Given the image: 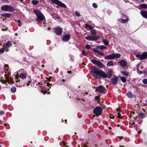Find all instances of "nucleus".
I'll return each mask as SVG.
<instances>
[{
	"instance_id": "39",
	"label": "nucleus",
	"mask_w": 147,
	"mask_h": 147,
	"mask_svg": "<svg viewBox=\"0 0 147 147\" xmlns=\"http://www.w3.org/2000/svg\"><path fill=\"white\" fill-rule=\"evenodd\" d=\"M92 6L94 8H97V5H96V4L95 3H93Z\"/></svg>"
},
{
	"instance_id": "11",
	"label": "nucleus",
	"mask_w": 147,
	"mask_h": 147,
	"mask_svg": "<svg viewBox=\"0 0 147 147\" xmlns=\"http://www.w3.org/2000/svg\"><path fill=\"white\" fill-rule=\"evenodd\" d=\"M120 65L122 67L125 66L127 64V62L124 60H121L119 62Z\"/></svg>"
},
{
	"instance_id": "47",
	"label": "nucleus",
	"mask_w": 147,
	"mask_h": 147,
	"mask_svg": "<svg viewBox=\"0 0 147 147\" xmlns=\"http://www.w3.org/2000/svg\"><path fill=\"white\" fill-rule=\"evenodd\" d=\"M137 70L138 71V73L139 74H141V73H142V72L139 70L138 67L137 68Z\"/></svg>"
},
{
	"instance_id": "2",
	"label": "nucleus",
	"mask_w": 147,
	"mask_h": 147,
	"mask_svg": "<svg viewBox=\"0 0 147 147\" xmlns=\"http://www.w3.org/2000/svg\"><path fill=\"white\" fill-rule=\"evenodd\" d=\"M34 13L36 15L37 18L36 20L39 23L43 22L45 24L46 22V20L44 15L39 10H34Z\"/></svg>"
},
{
	"instance_id": "23",
	"label": "nucleus",
	"mask_w": 147,
	"mask_h": 147,
	"mask_svg": "<svg viewBox=\"0 0 147 147\" xmlns=\"http://www.w3.org/2000/svg\"><path fill=\"white\" fill-rule=\"evenodd\" d=\"M127 96L129 98H131L133 97V95L132 93L130 92H129L126 94Z\"/></svg>"
},
{
	"instance_id": "28",
	"label": "nucleus",
	"mask_w": 147,
	"mask_h": 147,
	"mask_svg": "<svg viewBox=\"0 0 147 147\" xmlns=\"http://www.w3.org/2000/svg\"><path fill=\"white\" fill-rule=\"evenodd\" d=\"M145 114H144L142 112H141L140 114H139V117L140 118H144L145 117Z\"/></svg>"
},
{
	"instance_id": "27",
	"label": "nucleus",
	"mask_w": 147,
	"mask_h": 147,
	"mask_svg": "<svg viewBox=\"0 0 147 147\" xmlns=\"http://www.w3.org/2000/svg\"><path fill=\"white\" fill-rule=\"evenodd\" d=\"M121 73L124 76H129L128 73L126 71H121Z\"/></svg>"
},
{
	"instance_id": "53",
	"label": "nucleus",
	"mask_w": 147,
	"mask_h": 147,
	"mask_svg": "<svg viewBox=\"0 0 147 147\" xmlns=\"http://www.w3.org/2000/svg\"><path fill=\"white\" fill-rule=\"evenodd\" d=\"M122 16H123V17H125L126 16V15H125L123 14H122Z\"/></svg>"
},
{
	"instance_id": "36",
	"label": "nucleus",
	"mask_w": 147,
	"mask_h": 147,
	"mask_svg": "<svg viewBox=\"0 0 147 147\" xmlns=\"http://www.w3.org/2000/svg\"><path fill=\"white\" fill-rule=\"evenodd\" d=\"M95 99L98 103L100 102V99L98 96H95Z\"/></svg>"
},
{
	"instance_id": "40",
	"label": "nucleus",
	"mask_w": 147,
	"mask_h": 147,
	"mask_svg": "<svg viewBox=\"0 0 147 147\" xmlns=\"http://www.w3.org/2000/svg\"><path fill=\"white\" fill-rule=\"evenodd\" d=\"M86 48L88 49H89L91 48V47L89 45H86L85 46Z\"/></svg>"
},
{
	"instance_id": "46",
	"label": "nucleus",
	"mask_w": 147,
	"mask_h": 147,
	"mask_svg": "<svg viewBox=\"0 0 147 147\" xmlns=\"http://www.w3.org/2000/svg\"><path fill=\"white\" fill-rule=\"evenodd\" d=\"M90 25H88V24H85V27L86 28H89V26Z\"/></svg>"
},
{
	"instance_id": "51",
	"label": "nucleus",
	"mask_w": 147,
	"mask_h": 147,
	"mask_svg": "<svg viewBox=\"0 0 147 147\" xmlns=\"http://www.w3.org/2000/svg\"><path fill=\"white\" fill-rule=\"evenodd\" d=\"M46 84H47V85H46L47 86H49L50 85V84L49 83H46Z\"/></svg>"
},
{
	"instance_id": "57",
	"label": "nucleus",
	"mask_w": 147,
	"mask_h": 147,
	"mask_svg": "<svg viewBox=\"0 0 147 147\" xmlns=\"http://www.w3.org/2000/svg\"><path fill=\"white\" fill-rule=\"evenodd\" d=\"M5 68L6 69V67H7L8 66V65H5Z\"/></svg>"
},
{
	"instance_id": "3",
	"label": "nucleus",
	"mask_w": 147,
	"mask_h": 147,
	"mask_svg": "<svg viewBox=\"0 0 147 147\" xmlns=\"http://www.w3.org/2000/svg\"><path fill=\"white\" fill-rule=\"evenodd\" d=\"M1 9L3 11H6L10 12H13L16 10L15 8L12 6L5 5L2 6Z\"/></svg>"
},
{
	"instance_id": "24",
	"label": "nucleus",
	"mask_w": 147,
	"mask_h": 147,
	"mask_svg": "<svg viewBox=\"0 0 147 147\" xmlns=\"http://www.w3.org/2000/svg\"><path fill=\"white\" fill-rule=\"evenodd\" d=\"M31 3L33 5H35L38 4L39 1L37 0H32L31 1Z\"/></svg>"
},
{
	"instance_id": "12",
	"label": "nucleus",
	"mask_w": 147,
	"mask_h": 147,
	"mask_svg": "<svg viewBox=\"0 0 147 147\" xmlns=\"http://www.w3.org/2000/svg\"><path fill=\"white\" fill-rule=\"evenodd\" d=\"M129 19L128 17H127L125 20L119 18L117 19V21L120 23L122 24H124L128 22Z\"/></svg>"
},
{
	"instance_id": "13",
	"label": "nucleus",
	"mask_w": 147,
	"mask_h": 147,
	"mask_svg": "<svg viewBox=\"0 0 147 147\" xmlns=\"http://www.w3.org/2000/svg\"><path fill=\"white\" fill-rule=\"evenodd\" d=\"M70 35L67 34L64 36L62 38V40L64 41H68L70 38Z\"/></svg>"
},
{
	"instance_id": "8",
	"label": "nucleus",
	"mask_w": 147,
	"mask_h": 147,
	"mask_svg": "<svg viewBox=\"0 0 147 147\" xmlns=\"http://www.w3.org/2000/svg\"><path fill=\"white\" fill-rule=\"evenodd\" d=\"M54 32L56 34L60 35L62 32V29L60 27H57L54 28Z\"/></svg>"
},
{
	"instance_id": "44",
	"label": "nucleus",
	"mask_w": 147,
	"mask_h": 147,
	"mask_svg": "<svg viewBox=\"0 0 147 147\" xmlns=\"http://www.w3.org/2000/svg\"><path fill=\"white\" fill-rule=\"evenodd\" d=\"M40 1L41 3H45V0H40Z\"/></svg>"
},
{
	"instance_id": "54",
	"label": "nucleus",
	"mask_w": 147,
	"mask_h": 147,
	"mask_svg": "<svg viewBox=\"0 0 147 147\" xmlns=\"http://www.w3.org/2000/svg\"><path fill=\"white\" fill-rule=\"evenodd\" d=\"M71 71H67V73L69 74L71 73Z\"/></svg>"
},
{
	"instance_id": "50",
	"label": "nucleus",
	"mask_w": 147,
	"mask_h": 147,
	"mask_svg": "<svg viewBox=\"0 0 147 147\" xmlns=\"http://www.w3.org/2000/svg\"><path fill=\"white\" fill-rule=\"evenodd\" d=\"M18 22L19 24L21 23V22L20 20H18Z\"/></svg>"
},
{
	"instance_id": "60",
	"label": "nucleus",
	"mask_w": 147,
	"mask_h": 147,
	"mask_svg": "<svg viewBox=\"0 0 147 147\" xmlns=\"http://www.w3.org/2000/svg\"><path fill=\"white\" fill-rule=\"evenodd\" d=\"M62 82H65V80H64V79H63V80H62Z\"/></svg>"
},
{
	"instance_id": "42",
	"label": "nucleus",
	"mask_w": 147,
	"mask_h": 147,
	"mask_svg": "<svg viewBox=\"0 0 147 147\" xmlns=\"http://www.w3.org/2000/svg\"><path fill=\"white\" fill-rule=\"evenodd\" d=\"M110 117L111 119H114V116L113 115H110Z\"/></svg>"
},
{
	"instance_id": "48",
	"label": "nucleus",
	"mask_w": 147,
	"mask_h": 147,
	"mask_svg": "<svg viewBox=\"0 0 147 147\" xmlns=\"http://www.w3.org/2000/svg\"><path fill=\"white\" fill-rule=\"evenodd\" d=\"M89 26L88 28H89V29L90 30H92V29L93 27L92 26Z\"/></svg>"
},
{
	"instance_id": "49",
	"label": "nucleus",
	"mask_w": 147,
	"mask_h": 147,
	"mask_svg": "<svg viewBox=\"0 0 147 147\" xmlns=\"http://www.w3.org/2000/svg\"><path fill=\"white\" fill-rule=\"evenodd\" d=\"M5 113L3 111H1V113L2 114V115H3Z\"/></svg>"
},
{
	"instance_id": "41",
	"label": "nucleus",
	"mask_w": 147,
	"mask_h": 147,
	"mask_svg": "<svg viewBox=\"0 0 147 147\" xmlns=\"http://www.w3.org/2000/svg\"><path fill=\"white\" fill-rule=\"evenodd\" d=\"M4 51V48H2L0 49V52L1 53H3Z\"/></svg>"
},
{
	"instance_id": "63",
	"label": "nucleus",
	"mask_w": 147,
	"mask_h": 147,
	"mask_svg": "<svg viewBox=\"0 0 147 147\" xmlns=\"http://www.w3.org/2000/svg\"><path fill=\"white\" fill-rule=\"evenodd\" d=\"M20 1L21 2H23V0H20Z\"/></svg>"
},
{
	"instance_id": "15",
	"label": "nucleus",
	"mask_w": 147,
	"mask_h": 147,
	"mask_svg": "<svg viewBox=\"0 0 147 147\" xmlns=\"http://www.w3.org/2000/svg\"><path fill=\"white\" fill-rule=\"evenodd\" d=\"M140 13L143 17L147 19V11H141Z\"/></svg>"
},
{
	"instance_id": "21",
	"label": "nucleus",
	"mask_w": 147,
	"mask_h": 147,
	"mask_svg": "<svg viewBox=\"0 0 147 147\" xmlns=\"http://www.w3.org/2000/svg\"><path fill=\"white\" fill-rule=\"evenodd\" d=\"M11 45V42L9 41H8L5 44V47L7 48H8L10 47Z\"/></svg>"
},
{
	"instance_id": "31",
	"label": "nucleus",
	"mask_w": 147,
	"mask_h": 147,
	"mask_svg": "<svg viewBox=\"0 0 147 147\" xmlns=\"http://www.w3.org/2000/svg\"><path fill=\"white\" fill-rule=\"evenodd\" d=\"M98 48L101 50L105 49H106V47L103 45L99 46Z\"/></svg>"
},
{
	"instance_id": "4",
	"label": "nucleus",
	"mask_w": 147,
	"mask_h": 147,
	"mask_svg": "<svg viewBox=\"0 0 147 147\" xmlns=\"http://www.w3.org/2000/svg\"><path fill=\"white\" fill-rule=\"evenodd\" d=\"M52 3L55 4L60 7L63 8H66L67 6L65 4L59 0H51Z\"/></svg>"
},
{
	"instance_id": "5",
	"label": "nucleus",
	"mask_w": 147,
	"mask_h": 147,
	"mask_svg": "<svg viewBox=\"0 0 147 147\" xmlns=\"http://www.w3.org/2000/svg\"><path fill=\"white\" fill-rule=\"evenodd\" d=\"M102 112V109L99 107H97L93 110V113L96 116L100 115Z\"/></svg>"
},
{
	"instance_id": "59",
	"label": "nucleus",
	"mask_w": 147,
	"mask_h": 147,
	"mask_svg": "<svg viewBox=\"0 0 147 147\" xmlns=\"http://www.w3.org/2000/svg\"><path fill=\"white\" fill-rule=\"evenodd\" d=\"M84 147H88L86 145H84Z\"/></svg>"
},
{
	"instance_id": "19",
	"label": "nucleus",
	"mask_w": 147,
	"mask_h": 147,
	"mask_svg": "<svg viewBox=\"0 0 147 147\" xmlns=\"http://www.w3.org/2000/svg\"><path fill=\"white\" fill-rule=\"evenodd\" d=\"M7 71H5V76L7 79H8L9 78V76L10 75V71H8V70L7 69Z\"/></svg>"
},
{
	"instance_id": "52",
	"label": "nucleus",
	"mask_w": 147,
	"mask_h": 147,
	"mask_svg": "<svg viewBox=\"0 0 147 147\" xmlns=\"http://www.w3.org/2000/svg\"><path fill=\"white\" fill-rule=\"evenodd\" d=\"M70 58H71V60H72V61H73L74 60V58L73 57H72L71 56Z\"/></svg>"
},
{
	"instance_id": "1",
	"label": "nucleus",
	"mask_w": 147,
	"mask_h": 147,
	"mask_svg": "<svg viewBox=\"0 0 147 147\" xmlns=\"http://www.w3.org/2000/svg\"><path fill=\"white\" fill-rule=\"evenodd\" d=\"M90 73L93 76L97 79H101L102 78H105L107 77L110 78L111 76V71H109V75L108 76L106 73L98 69L96 67H92L91 69Z\"/></svg>"
},
{
	"instance_id": "10",
	"label": "nucleus",
	"mask_w": 147,
	"mask_h": 147,
	"mask_svg": "<svg viewBox=\"0 0 147 147\" xmlns=\"http://www.w3.org/2000/svg\"><path fill=\"white\" fill-rule=\"evenodd\" d=\"M117 77L115 76L111 79V81L112 83L113 84L116 85L118 83Z\"/></svg>"
},
{
	"instance_id": "9",
	"label": "nucleus",
	"mask_w": 147,
	"mask_h": 147,
	"mask_svg": "<svg viewBox=\"0 0 147 147\" xmlns=\"http://www.w3.org/2000/svg\"><path fill=\"white\" fill-rule=\"evenodd\" d=\"M105 90V88L103 86H101L97 87L96 89V91L100 93H103Z\"/></svg>"
},
{
	"instance_id": "62",
	"label": "nucleus",
	"mask_w": 147,
	"mask_h": 147,
	"mask_svg": "<svg viewBox=\"0 0 147 147\" xmlns=\"http://www.w3.org/2000/svg\"><path fill=\"white\" fill-rule=\"evenodd\" d=\"M117 126L118 127H119L120 125H119L118 124V125H117Z\"/></svg>"
},
{
	"instance_id": "43",
	"label": "nucleus",
	"mask_w": 147,
	"mask_h": 147,
	"mask_svg": "<svg viewBox=\"0 0 147 147\" xmlns=\"http://www.w3.org/2000/svg\"><path fill=\"white\" fill-rule=\"evenodd\" d=\"M7 80H1V82L3 83V84H5V82H7Z\"/></svg>"
},
{
	"instance_id": "34",
	"label": "nucleus",
	"mask_w": 147,
	"mask_h": 147,
	"mask_svg": "<svg viewBox=\"0 0 147 147\" xmlns=\"http://www.w3.org/2000/svg\"><path fill=\"white\" fill-rule=\"evenodd\" d=\"M82 54L84 56H86L87 55V52L84 50H83L82 51Z\"/></svg>"
},
{
	"instance_id": "61",
	"label": "nucleus",
	"mask_w": 147,
	"mask_h": 147,
	"mask_svg": "<svg viewBox=\"0 0 147 147\" xmlns=\"http://www.w3.org/2000/svg\"><path fill=\"white\" fill-rule=\"evenodd\" d=\"M50 29H51V28H48V30H50Z\"/></svg>"
},
{
	"instance_id": "29",
	"label": "nucleus",
	"mask_w": 147,
	"mask_h": 147,
	"mask_svg": "<svg viewBox=\"0 0 147 147\" xmlns=\"http://www.w3.org/2000/svg\"><path fill=\"white\" fill-rule=\"evenodd\" d=\"M140 7L144 9L147 8V5L145 4H142L140 5Z\"/></svg>"
},
{
	"instance_id": "32",
	"label": "nucleus",
	"mask_w": 147,
	"mask_h": 147,
	"mask_svg": "<svg viewBox=\"0 0 147 147\" xmlns=\"http://www.w3.org/2000/svg\"><path fill=\"white\" fill-rule=\"evenodd\" d=\"M95 51L98 53V54L100 55L101 56H104V54L103 53L101 52H100V51L97 50H95Z\"/></svg>"
},
{
	"instance_id": "26",
	"label": "nucleus",
	"mask_w": 147,
	"mask_h": 147,
	"mask_svg": "<svg viewBox=\"0 0 147 147\" xmlns=\"http://www.w3.org/2000/svg\"><path fill=\"white\" fill-rule=\"evenodd\" d=\"M116 111L118 112V115L117 116V117L119 118H121V114L119 113V112L120 111V109L119 108H117L116 109Z\"/></svg>"
},
{
	"instance_id": "30",
	"label": "nucleus",
	"mask_w": 147,
	"mask_h": 147,
	"mask_svg": "<svg viewBox=\"0 0 147 147\" xmlns=\"http://www.w3.org/2000/svg\"><path fill=\"white\" fill-rule=\"evenodd\" d=\"M120 79L123 82H126L127 80L126 79L123 77H120Z\"/></svg>"
},
{
	"instance_id": "58",
	"label": "nucleus",
	"mask_w": 147,
	"mask_h": 147,
	"mask_svg": "<svg viewBox=\"0 0 147 147\" xmlns=\"http://www.w3.org/2000/svg\"><path fill=\"white\" fill-rule=\"evenodd\" d=\"M41 66H42V67H44L45 66L43 65H41Z\"/></svg>"
},
{
	"instance_id": "33",
	"label": "nucleus",
	"mask_w": 147,
	"mask_h": 147,
	"mask_svg": "<svg viewBox=\"0 0 147 147\" xmlns=\"http://www.w3.org/2000/svg\"><path fill=\"white\" fill-rule=\"evenodd\" d=\"M11 91L13 93H15L16 90V88L14 87H12L11 88Z\"/></svg>"
},
{
	"instance_id": "64",
	"label": "nucleus",
	"mask_w": 147,
	"mask_h": 147,
	"mask_svg": "<svg viewBox=\"0 0 147 147\" xmlns=\"http://www.w3.org/2000/svg\"><path fill=\"white\" fill-rule=\"evenodd\" d=\"M97 146V144H95V147Z\"/></svg>"
},
{
	"instance_id": "38",
	"label": "nucleus",
	"mask_w": 147,
	"mask_h": 147,
	"mask_svg": "<svg viewBox=\"0 0 147 147\" xmlns=\"http://www.w3.org/2000/svg\"><path fill=\"white\" fill-rule=\"evenodd\" d=\"M75 14H76V15L77 16L80 17V13L78 12V11H76L75 12Z\"/></svg>"
},
{
	"instance_id": "25",
	"label": "nucleus",
	"mask_w": 147,
	"mask_h": 147,
	"mask_svg": "<svg viewBox=\"0 0 147 147\" xmlns=\"http://www.w3.org/2000/svg\"><path fill=\"white\" fill-rule=\"evenodd\" d=\"M102 42L106 45H107L109 44V42L106 39H104L102 40Z\"/></svg>"
},
{
	"instance_id": "14",
	"label": "nucleus",
	"mask_w": 147,
	"mask_h": 147,
	"mask_svg": "<svg viewBox=\"0 0 147 147\" xmlns=\"http://www.w3.org/2000/svg\"><path fill=\"white\" fill-rule=\"evenodd\" d=\"M147 58V52H145L142 53L141 55L140 59L141 60H144Z\"/></svg>"
},
{
	"instance_id": "20",
	"label": "nucleus",
	"mask_w": 147,
	"mask_h": 147,
	"mask_svg": "<svg viewBox=\"0 0 147 147\" xmlns=\"http://www.w3.org/2000/svg\"><path fill=\"white\" fill-rule=\"evenodd\" d=\"M20 77L21 79H25L26 78L27 75L25 74L22 73L20 74Z\"/></svg>"
},
{
	"instance_id": "22",
	"label": "nucleus",
	"mask_w": 147,
	"mask_h": 147,
	"mask_svg": "<svg viewBox=\"0 0 147 147\" xmlns=\"http://www.w3.org/2000/svg\"><path fill=\"white\" fill-rule=\"evenodd\" d=\"M107 66H113L114 65V63L112 61H110L108 62H107Z\"/></svg>"
},
{
	"instance_id": "35",
	"label": "nucleus",
	"mask_w": 147,
	"mask_h": 147,
	"mask_svg": "<svg viewBox=\"0 0 147 147\" xmlns=\"http://www.w3.org/2000/svg\"><path fill=\"white\" fill-rule=\"evenodd\" d=\"M142 82L145 84H147V79H143L142 80Z\"/></svg>"
},
{
	"instance_id": "17",
	"label": "nucleus",
	"mask_w": 147,
	"mask_h": 147,
	"mask_svg": "<svg viewBox=\"0 0 147 147\" xmlns=\"http://www.w3.org/2000/svg\"><path fill=\"white\" fill-rule=\"evenodd\" d=\"M105 59H113V54L109 55L105 57Z\"/></svg>"
},
{
	"instance_id": "55",
	"label": "nucleus",
	"mask_w": 147,
	"mask_h": 147,
	"mask_svg": "<svg viewBox=\"0 0 147 147\" xmlns=\"http://www.w3.org/2000/svg\"><path fill=\"white\" fill-rule=\"evenodd\" d=\"M18 26H22V25L21 24H19L18 25Z\"/></svg>"
},
{
	"instance_id": "56",
	"label": "nucleus",
	"mask_w": 147,
	"mask_h": 147,
	"mask_svg": "<svg viewBox=\"0 0 147 147\" xmlns=\"http://www.w3.org/2000/svg\"><path fill=\"white\" fill-rule=\"evenodd\" d=\"M140 68L141 69H142V68H143V66H140Z\"/></svg>"
},
{
	"instance_id": "37",
	"label": "nucleus",
	"mask_w": 147,
	"mask_h": 147,
	"mask_svg": "<svg viewBox=\"0 0 147 147\" xmlns=\"http://www.w3.org/2000/svg\"><path fill=\"white\" fill-rule=\"evenodd\" d=\"M90 32L93 35H96V32L95 30H92Z\"/></svg>"
},
{
	"instance_id": "18",
	"label": "nucleus",
	"mask_w": 147,
	"mask_h": 147,
	"mask_svg": "<svg viewBox=\"0 0 147 147\" xmlns=\"http://www.w3.org/2000/svg\"><path fill=\"white\" fill-rule=\"evenodd\" d=\"M11 16V14L9 13H3L1 15V16L2 17L6 18H9Z\"/></svg>"
},
{
	"instance_id": "6",
	"label": "nucleus",
	"mask_w": 147,
	"mask_h": 147,
	"mask_svg": "<svg viewBox=\"0 0 147 147\" xmlns=\"http://www.w3.org/2000/svg\"><path fill=\"white\" fill-rule=\"evenodd\" d=\"M91 62L94 64L96 65L100 68H103L104 67V65L99 61L95 60H92Z\"/></svg>"
},
{
	"instance_id": "7",
	"label": "nucleus",
	"mask_w": 147,
	"mask_h": 147,
	"mask_svg": "<svg viewBox=\"0 0 147 147\" xmlns=\"http://www.w3.org/2000/svg\"><path fill=\"white\" fill-rule=\"evenodd\" d=\"M99 36H95L92 35L88 36H85V38L87 40L89 41H95L99 38Z\"/></svg>"
},
{
	"instance_id": "16",
	"label": "nucleus",
	"mask_w": 147,
	"mask_h": 147,
	"mask_svg": "<svg viewBox=\"0 0 147 147\" xmlns=\"http://www.w3.org/2000/svg\"><path fill=\"white\" fill-rule=\"evenodd\" d=\"M113 59L116 58H118L120 57L121 55L120 54L117 53H114L113 54Z\"/></svg>"
},
{
	"instance_id": "45",
	"label": "nucleus",
	"mask_w": 147,
	"mask_h": 147,
	"mask_svg": "<svg viewBox=\"0 0 147 147\" xmlns=\"http://www.w3.org/2000/svg\"><path fill=\"white\" fill-rule=\"evenodd\" d=\"M141 56V55L140 54H137L136 55V56L137 57H138V58H139L140 59V57Z\"/></svg>"
}]
</instances>
